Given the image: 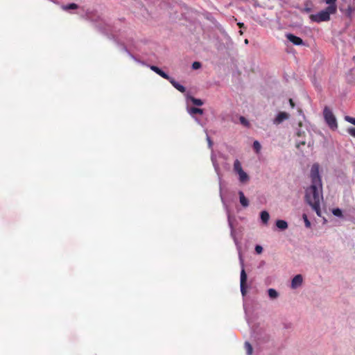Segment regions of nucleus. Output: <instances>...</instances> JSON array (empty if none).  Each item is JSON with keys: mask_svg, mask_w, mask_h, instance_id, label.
Returning <instances> with one entry per match:
<instances>
[{"mask_svg": "<svg viewBox=\"0 0 355 355\" xmlns=\"http://www.w3.org/2000/svg\"><path fill=\"white\" fill-rule=\"evenodd\" d=\"M319 168L320 166L318 163H315L311 166L310 171L311 184L306 189L305 200L316 212L317 215L320 216V202L323 200V197L322 179Z\"/></svg>", "mask_w": 355, "mask_h": 355, "instance_id": "nucleus-1", "label": "nucleus"}, {"mask_svg": "<svg viewBox=\"0 0 355 355\" xmlns=\"http://www.w3.org/2000/svg\"><path fill=\"white\" fill-rule=\"evenodd\" d=\"M211 160L213 166L214 168V171H215V172L218 176V180H219L220 199H221V201L223 204V206H224V207L226 210L227 214L228 225L231 230V236L234 239V243L236 245L237 248L239 250V245L238 241L235 236L234 230V227H233L232 222L231 220V216L230 214V211H229L227 205L225 200L222 194V188H221L222 175H221V172H220V168L219 164L216 160V155L213 152L211 155Z\"/></svg>", "mask_w": 355, "mask_h": 355, "instance_id": "nucleus-2", "label": "nucleus"}, {"mask_svg": "<svg viewBox=\"0 0 355 355\" xmlns=\"http://www.w3.org/2000/svg\"><path fill=\"white\" fill-rule=\"evenodd\" d=\"M233 172L237 175L240 184L246 185L250 182V176L243 170L242 164L238 159L234 161Z\"/></svg>", "mask_w": 355, "mask_h": 355, "instance_id": "nucleus-3", "label": "nucleus"}, {"mask_svg": "<svg viewBox=\"0 0 355 355\" xmlns=\"http://www.w3.org/2000/svg\"><path fill=\"white\" fill-rule=\"evenodd\" d=\"M336 5H330L325 9L320 11L319 12L315 15H311L310 18L313 21L318 23L322 21H327L330 19V15L334 14L336 12Z\"/></svg>", "mask_w": 355, "mask_h": 355, "instance_id": "nucleus-4", "label": "nucleus"}, {"mask_svg": "<svg viewBox=\"0 0 355 355\" xmlns=\"http://www.w3.org/2000/svg\"><path fill=\"white\" fill-rule=\"evenodd\" d=\"M62 8L64 10H77V14L80 15L82 17L92 20V11H89L88 9L85 10L83 7L79 8L78 6L74 3H69L68 5H63L62 6Z\"/></svg>", "mask_w": 355, "mask_h": 355, "instance_id": "nucleus-5", "label": "nucleus"}, {"mask_svg": "<svg viewBox=\"0 0 355 355\" xmlns=\"http://www.w3.org/2000/svg\"><path fill=\"white\" fill-rule=\"evenodd\" d=\"M323 115L324 120L327 125L332 130H336L338 128L336 119L333 114L332 111L328 107H325L323 110Z\"/></svg>", "mask_w": 355, "mask_h": 355, "instance_id": "nucleus-6", "label": "nucleus"}, {"mask_svg": "<svg viewBox=\"0 0 355 355\" xmlns=\"http://www.w3.org/2000/svg\"><path fill=\"white\" fill-rule=\"evenodd\" d=\"M239 260L241 266V277H240V288L243 296L246 294L245 283L247 281V275L244 269L243 260L240 252H239Z\"/></svg>", "mask_w": 355, "mask_h": 355, "instance_id": "nucleus-7", "label": "nucleus"}, {"mask_svg": "<svg viewBox=\"0 0 355 355\" xmlns=\"http://www.w3.org/2000/svg\"><path fill=\"white\" fill-rule=\"evenodd\" d=\"M289 117L290 115L288 113L286 112H280L276 115L275 118L272 121V123L273 124L277 125L283 123L284 121L288 120Z\"/></svg>", "mask_w": 355, "mask_h": 355, "instance_id": "nucleus-8", "label": "nucleus"}, {"mask_svg": "<svg viewBox=\"0 0 355 355\" xmlns=\"http://www.w3.org/2000/svg\"><path fill=\"white\" fill-rule=\"evenodd\" d=\"M286 37L288 39V40H289L295 45L300 46L304 44V42L300 37L295 36L291 33H287L286 35Z\"/></svg>", "mask_w": 355, "mask_h": 355, "instance_id": "nucleus-9", "label": "nucleus"}, {"mask_svg": "<svg viewBox=\"0 0 355 355\" xmlns=\"http://www.w3.org/2000/svg\"><path fill=\"white\" fill-rule=\"evenodd\" d=\"M302 276L301 275H297L292 279L291 287L293 289H296L302 284Z\"/></svg>", "mask_w": 355, "mask_h": 355, "instance_id": "nucleus-10", "label": "nucleus"}, {"mask_svg": "<svg viewBox=\"0 0 355 355\" xmlns=\"http://www.w3.org/2000/svg\"><path fill=\"white\" fill-rule=\"evenodd\" d=\"M148 67H149V68L152 71L155 72L157 74H158L163 78H165L166 80H168L170 78V76L166 73H165L164 71H162L161 69H159L158 67L155 66V65H148Z\"/></svg>", "mask_w": 355, "mask_h": 355, "instance_id": "nucleus-11", "label": "nucleus"}, {"mask_svg": "<svg viewBox=\"0 0 355 355\" xmlns=\"http://www.w3.org/2000/svg\"><path fill=\"white\" fill-rule=\"evenodd\" d=\"M187 111L192 118H194V116H196V114H197L202 115L204 113L202 109L197 107H190L189 105H187Z\"/></svg>", "mask_w": 355, "mask_h": 355, "instance_id": "nucleus-12", "label": "nucleus"}, {"mask_svg": "<svg viewBox=\"0 0 355 355\" xmlns=\"http://www.w3.org/2000/svg\"><path fill=\"white\" fill-rule=\"evenodd\" d=\"M187 103L189 104V102H191L193 105L197 106H201L204 104L203 101L201 99L196 98L191 96L189 94H187L186 96Z\"/></svg>", "mask_w": 355, "mask_h": 355, "instance_id": "nucleus-13", "label": "nucleus"}, {"mask_svg": "<svg viewBox=\"0 0 355 355\" xmlns=\"http://www.w3.org/2000/svg\"><path fill=\"white\" fill-rule=\"evenodd\" d=\"M239 196V202L243 207L246 208L249 206V200L245 196L243 192L242 191H239L238 192Z\"/></svg>", "mask_w": 355, "mask_h": 355, "instance_id": "nucleus-14", "label": "nucleus"}, {"mask_svg": "<svg viewBox=\"0 0 355 355\" xmlns=\"http://www.w3.org/2000/svg\"><path fill=\"white\" fill-rule=\"evenodd\" d=\"M171 83V85L176 89H178L179 92H182V93H184L186 91V89L185 87L180 85L179 83H178L177 81H175L173 78L170 77V78L168 80Z\"/></svg>", "mask_w": 355, "mask_h": 355, "instance_id": "nucleus-15", "label": "nucleus"}, {"mask_svg": "<svg viewBox=\"0 0 355 355\" xmlns=\"http://www.w3.org/2000/svg\"><path fill=\"white\" fill-rule=\"evenodd\" d=\"M260 219H261V223L263 225H267L269 221V219H270L269 213L266 210L261 211L260 212Z\"/></svg>", "mask_w": 355, "mask_h": 355, "instance_id": "nucleus-16", "label": "nucleus"}, {"mask_svg": "<svg viewBox=\"0 0 355 355\" xmlns=\"http://www.w3.org/2000/svg\"><path fill=\"white\" fill-rule=\"evenodd\" d=\"M121 50L122 51H124L125 52H126L128 53V55L133 60H135V62H138V63H141L142 64H144V62H141L139 60H138L136 57H135L128 50V47L126 46V44H123L122 46H121Z\"/></svg>", "mask_w": 355, "mask_h": 355, "instance_id": "nucleus-17", "label": "nucleus"}, {"mask_svg": "<svg viewBox=\"0 0 355 355\" xmlns=\"http://www.w3.org/2000/svg\"><path fill=\"white\" fill-rule=\"evenodd\" d=\"M276 226L280 230H285L288 228V223L284 220H277L276 221Z\"/></svg>", "mask_w": 355, "mask_h": 355, "instance_id": "nucleus-18", "label": "nucleus"}, {"mask_svg": "<svg viewBox=\"0 0 355 355\" xmlns=\"http://www.w3.org/2000/svg\"><path fill=\"white\" fill-rule=\"evenodd\" d=\"M268 294L270 300H275L279 297L278 292L274 288H269L268 290Z\"/></svg>", "mask_w": 355, "mask_h": 355, "instance_id": "nucleus-19", "label": "nucleus"}, {"mask_svg": "<svg viewBox=\"0 0 355 355\" xmlns=\"http://www.w3.org/2000/svg\"><path fill=\"white\" fill-rule=\"evenodd\" d=\"M332 214L335 216H337L338 218H342L343 216V211L340 209L339 208H336V209H334L332 210Z\"/></svg>", "mask_w": 355, "mask_h": 355, "instance_id": "nucleus-20", "label": "nucleus"}, {"mask_svg": "<svg viewBox=\"0 0 355 355\" xmlns=\"http://www.w3.org/2000/svg\"><path fill=\"white\" fill-rule=\"evenodd\" d=\"M245 348L246 349V353L248 355H251L252 353V347L250 343L245 342Z\"/></svg>", "mask_w": 355, "mask_h": 355, "instance_id": "nucleus-21", "label": "nucleus"}, {"mask_svg": "<svg viewBox=\"0 0 355 355\" xmlns=\"http://www.w3.org/2000/svg\"><path fill=\"white\" fill-rule=\"evenodd\" d=\"M253 148L257 153L261 150V146L258 141H254L253 142Z\"/></svg>", "mask_w": 355, "mask_h": 355, "instance_id": "nucleus-22", "label": "nucleus"}, {"mask_svg": "<svg viewBox=\"0 0 355 355\" xmlns=\"http://www.w3.org/2000/svg\"><path fill=\"white\" fill-rule=\"evenodd\" d=\"M239 121L245 127H248L250 125L249 121L244 116H240Z\"/></svg>", "mask_w": 355, "mask_h": 355, "instance_id": "nucleus-23", "label": "nucleus"}, {"mask_svg": "<svg viewBox=\"0 0 355 355\" xmlns=\"http://www.w3.org/2000/svg\"><path fill=\"white\" fill-rule=\"evenodd\" d=\"M345 120L353 125H355V118H353L352 116H345Z\"/></svg>", "mask_w": 355, "mask_h": 355, "instance_id": "nucleus-24", "label": "nucleus"}, {"mask_svg": "<svg viewBox=\"0 0 355 355\" xmlns=\"http://www.w3.org/2000/svg\"><path fill=\"white\" fill-rule=\"evenodd\" d=\"M303 219H304V223H305V226L306 227H311V223L310 221L309 220L308 218H307V216L306 214H303Z\"/></svg>", "mask_w": 355, "mask_h": 355, "instance_id": "nucleus-25", "label": "nucleus"}, {"mask_svg": "<svg viewBox=\"0 0 355 355\" xmlns=\"http://www.w3.org/2000/svg\"><path fill=\"white\" fill-rule=\"evenodd\" d=\"M205 132H206V135H207V143H208V146H209V148H211L212 146H213L212 141L211 140L209 136L208 135L206 130H205Z\"/></svg>", "mask_w": 355, "mask_h": 355, "instance_id": "nucleus-26", "label": "nucleus"}, {"mask_svg": "<svg viewBox=\"0 0 355 355\" xmlns=\"http://www.w3.org/2000/svg\"><path fill=\"white\" fill-rule=\"evenodd\" d=\"M201 67V63L199 62H194L193 64H192V68L193 69H198Z\"/></svg>", "mask_w": 355, "mask_h": 355, "instance_id": "nucleus-27", "label": "nucleus"}, {"mask_svg": "<svg viewBox=\"0 0 355 355\" xmlns=\"http://www.w3.org/2000/svg\"><path fill=\"white\" fill-rule=\"evenodd\" d=\"M347 132L352 137H355V128H349L347 129Z\"/></svg>", "mask_w": 355, "mask_h": 355, "instance_id": "nucleus-28", "label": "nucleus"}, {"mask_svg": "<svg viewBox=\"0 0 355 355\" xmlns=\"http://www.w3.org/2000/svg\"><path fill=\"white\" fill-rule=\"evenodd\" d=\"M255 252L259 254H261L263 252V248L259 245H257L255 246Z\"/></svg>", "mask_w": 355, "mask_h": 355, "instance_id": "nucleus-29", "label": "nucleus"}, {"mask_svg": "<svg viewBox=\"0 0 355 355\" xmlns=\"http://www.w3.org/2000/svg\"><path fill=\"white\" fill-rule=\"evenodd\" d=\"M107 28H101V31L106 33H107L108 31L112 33L113 31L112 30L111 26L110 25H107Z\"/></svg>", "mask_w": 355, "mask_h": 355, "instance_id": "nucleus-30", "label": "nucleus"}, {"mask_svg": "<svg viewBox=\"0 0 355 355\" xmlns=\"http://www.w3.org/2000/svg\"><path fill=\"white\" fill-rule=\"evenodd\" d=\"M326 3L329 4V6L330 5H336V0H324Z\"/></svg>", "mask_w": 355, "mask_h": 355, "instance_id": "nucleus-31", "label": "nucleus"}, {"mask_svg": "<svg viewBox=\"0 0 355 355\" xmlns=\"http://www.w3.org/2000/svg\"><path fill=\"white\" fill-rule=\"evenodd\" d=\"M193 119L196 121L198 124L200 125L201 126H203L202 121L200 119H198L196 116H194V118Z\"/></svg>", "mask_w": 355, "mask_h": 355, "instance_id": "nucleus-32", "label": "nucleus"}, {"mask_svg": "<svg viewBox=\"0 0 355 355\" xmlns=\"http://www.w3.org/2000/svg\"><path fill=\"white\" fill-rule=\"evenodd\" d=\"M289 102H290L291 106L292 107H294V103H293V102L292 99H290V100H289Z\"/></svg>", "mask_w": 355, "mask_h": 355, "instance_id": "nucleus-33", "label": "nucleus"}, {"mask_svg": "<svg viewBox=\"0 0 355 355\" xmlns=\"http://www.w3.org/2000/svg\"><path fill=\"white\" fill-rule=\"evenodd\" d=\"M238 25L240 26V27H243V23H239Z\"/></svg>", "mask_w": 355, "mask_h": 355, "instance_id": "nucleus-34", "label": "nucleus"}, {"mask_svg": "<svg viewBox=\"0 0 355 355\" xmlns=\"http://www.w3.org/2000/svg\"><path fill=\"white\" fill-rule=\"evenodd\" d=\"M245 44H248V40L247 39H246V40H245Z\"/></svg>", "mask_w": 355, "mask_h": 355, "instance_id": "nucleus-35", "label": "nucleus"}]
</instances>
